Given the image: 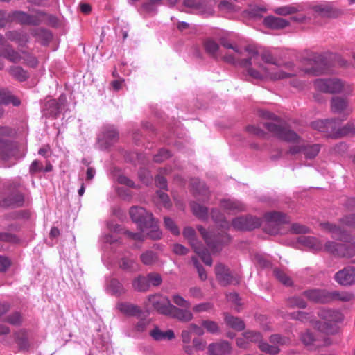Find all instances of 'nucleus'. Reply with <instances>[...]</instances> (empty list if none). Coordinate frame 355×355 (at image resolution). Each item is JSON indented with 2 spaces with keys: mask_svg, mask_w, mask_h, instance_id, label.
<instances>
[{
  "mask_svg": "<svg viewBox=\"0 0 355 355\" xmlns=\"http://www.w3.org/2000/svg\"><path fill=\"white\" fill-rule=\"evenodd\" d=\"M197 229L208 247L214 252L217 251L223 243L230 240V237L226 233L213 234L212 233H209L201 225L197 226Z\"/></svg>",
  "mask_w": 355,
  "mask_h": 355,
  "instance_id": "obj_11",
  "label": "nucleus"
},
{
  "mask_svg": "<svg viewBox=\"0 0 355 355\" xmlns=\"http://www.w3.org/2000/svg\"><path fill=\"white\" fill-rule=\"evenodd\" d=\"M231 351V345L227 341L212 343L208 346V353L209 355H229Z\"/></svg>",
  "mask_w": 355,
  "mask_h": 355,
  "instance_id": "obj_21",
  "label": "nucleus"
},
{
  "mask_svg": "<svg viewBox=\"0 0 355 355\" xmlns=\"http://www.w3.org/2000/svg\"><path fill=\"white\" fill-rule=\"evenodd\" d=\"M299 241L314 251H321L323 249L321 241L315 237L300 236Z\"/></svg>",
  "mask_w": 355,
  "mask_h": 355,
  "instance_id": "obj_34",
  "label": "nucleus"
},
{
  "mask_svg": "<svg viewBox=\"0 0 355 355\" xmlns=\"http://www.w3.org/2000/svg\"><path fill=\"white\" fill-rule=\"evenodd\" d=\"M289 316L293 320H299L304 323L309 322L313 327L314 321L316 320L313 319V315L311 313L301 311L291 313Z\"/></svg>",
  "mask_w": 355,
  "mask_h": 355,
  "instance_id": "obj_37",
  "label": "nucleus"
},
{
  "mask_svg": "<svg viewBox=\"0 0 355 355\" xmlns=\"http://www.w3.org/2000/svg\"><path fill=\"white\" fill-rule=\"evenodd\" d=\"M170 308L171 310L167 316L175 318L184 322H189L193 318V313L189 309L179 308L173 304L172 306H170Z\"/></svg>",
  "mask_w": 355,
  "mask_h": 355,
  "instance_id": "obj_19",
  "label": "nucleus"
},
{
  "mask_svg": "<svg viewBox=\"0 0 355 355\" xmlns=\"http://www.w3.org/2000/svg\"><path fill=\"white\" fill-rule=\"evenodd\" d=\"M150 335L156 340H172L175 338V334L173 330H167L166 331H161L158 327L153 329Z\"/></svg>",
  "mask_w": 355,
  "mask_h": 355,
  "instance_id": "obj_36",
  "label": "nucleus"
},
{
  "mask_svg": "<svg viewBox=\"0 0 355 355\" xmlns=\"http://www.w3.org/2000/svg\"><path fill=\"white\" fill-rule=\"evenodd\" d=\"M132 286L137 291H146L148 288V283L144 276H139L132 282Z\"/></svg>",
  "mask_w": 355,
  "mask_h": 355,
  "instance_id": "obj_48",
  "label": "nucleus"
},
{
  "mask_svg": "<svg viewBox=\"0 0 355 355\" xmlns=\"http://www.w3.org/2000/svg\"><path fill=\"white\" fill-rule=\"evenodd\" d=\"M287 304L290 308L305 309L307 306L306 301L301 296H294L288 299Z\"/></svg>",
  "mask_w": 355,
  "mask_h": 355,
  "instance_id": "obj_47",
  "label": "nucleus"
},
{
  "mask_svg": "<svg viewBox=\"0 0 355 355\" xmlns=\"http://www.w3.org/2000/svg\"><path fill=\"white\" fill-rule=\"evenodd\" d=\"M140 259L146 266H153L158 261L157 254L152 250H146L140 255Z\"/></svg>",
  "mask_w": 355,
  "mask_h": 355,
  "instance_id": "obj_40",
  "label": "nucleus"
},
{
  "mask_svg": "<svg viewBox=\"0 0 355 355\" xmlns=\"http://www.w3.org/2000/svg\"><path fill=\"white\" fill-rule=\"evenodd\" d=\"M203 46L206 52L214 57L216 56L219 49L218 44L211 39L205 40Z\"/></svg>",
  "mask_w": 355,
  "mask_h": 355,
  "instance_id": "obj_49",
  "label": "nucleus"
},
{
  "mask_svg": "<svg viewBox=\"0 0 355 355\" xmlns=\"http://www.w3.org/2000/svg\"><path fill=\"white\" fill-rule=\"evenodd\" d=\"M220 207L230 212L237 213L245 211V206L241 202L236 200H223L220 201Z\"/></svg>",
  "mask_w": 355,
  "mask_h": 355,
  "instance_id": "obj_27",
  "label": "nucleus"
},
{
  "mask_svg": "<svg viewBox=\"0 0 355 355\" xmlns=\"http://www.w3.org/2000/svg\"><path fill=\"white\" fill-rule=\"evenodd\" d=\"M27 17L28 13H26L22 11H15L11 15L12 19L16 20L21 24L24 25H26L28 18Z\"/></svg>",
  "mask_w": 355,
  "mask_h": 355,
  "instance_id": "obj_58",
  "label": "nucleus"
},
{
  "mask_svg": "<svg viewBox=\"0 0 355 355\" xmlns=\"http://www.w3.org/2000/svg\"><path fill=\"white\" fill-rule=\"evenodd\" d=\"M104 137L108 142H113L115 141L118 138V132L117 131L112 128H110L105 130L104 133Z\"/></svg>",
  "mask_w": 355,
  "mask_h": 355,
  "instance_id": "obj_61",
  "label": "nucleus"
},
{
  "mask_svg": "<svg viewBox=\"0 0 355 355\" xmlns=\"http://www.w3.org/2000/svg\"><path fill=\"white\" fill-rule=\"evenodd\" d=\"M46 13L42 10H36L35 14H28L26 25L37 26L41 24Z\"/></svg>",
  "mask_w": 355,
  "mask_h": 355,
  "instance_id": "obj_46",
  "label": "nucleus"
},
{
  "mask_svg": "<svg viewBox=\"0 0 355 355\" xmlns=\"http://www.w3.org/2000/svg\"><path fill=\"white\" fill-rule=\"evenodd\" d=\"M313 10L322 17L336 18L343 14V11L331 6H315Z\"/></svg>",
  "mask_w": 355,
  "mask_h": 355,
  "instance_id": "obj_26",
  "label": "nucleus"
},
{
  "mask_svg": "<svg viewBox=\"0 0 355 355\" xmlns=\"http://www.w3.org/2000/svg\"><path fill=\"white\" fill-rule=\"evenodd\" d=\"M190 184L194 195L202 196V200L208 199L209 192L203 182H200L198 178H193L191 180Z\"/></svg>",
  "mask_w": 355,
  "mask_h": 355,
  "instance_id": "obj_28",
  "label": "nucleus"
},
{
  "mask_svg": "<svg viewBox=\"0 0 355 355\" xmlns=\"http://www.w3.org/2000/svg\"><path fill=\"white\" fill-rule=\"evenodd\" d=\"M302 10L303 7L302 6L293 4L276 8L274 9V12L280 16H286L288 15L297 13V12Z\"/></svg>",
  "mask_w": 355,
  "mask_h": 355,
  "instance_id": "obj_32",
  "label": "nucleus"
},
{
  "mask_svg": "<svg viewBox=\"0 0 355 355\" xmlns=\"http://www.w3.org/2000/svg\"><path fill=\"white\" fill-rule=\"evenodd\" d=\"M261 224V219L252 215L235 218L232 222V225L234 229L241 231L252 230L260 227Z\"/></svg>",
  "mask_w": 355,
  "mask_h": 355,
  "instance_id": "obj_12",
  "label": "nucleus"
},
{
  "mask_svg": "<svg viewBox=\"0 0 355 355\" xmlns=\"http://www.w3.org/2000/svg\"><path fill=\"white\" fill-rule=\"evenodd\" d=\"M324 250L335 257L350 258L355 255V241L351 243L328 241L324 244Z\"/></svg>",
  "mask_w": 355,
  "mask_h": 355,
  "instance_id": "obj_8",
  "label": "nucleus"
},
{
  "mask_svg": "<svg viewBox=\"0 0 355 355\" xmlns=\"http://www.w3.org/2000/svg\"><path fill=\"white\" fill-rule=\"evenodd\" d=\"M331 110L333 112L337 114L345 113L349 114L352 110L349 105L348 100L340 96L333 97L330 102Z\"/></svg>",
  "mask_w": 355,
  "mask_h": 355,
  "instance_id": "obj_18",
  "label": "nucleus"
},
{
  "mask_svg": "<svg viewBox=\"0 0 355 355\" xmlns=\"http://www.w3.org/2000/svg\"><path fill=\"white\" fill-rule=\"evenodd\" d=\"M242 336L249 342L259 343L261 342L262 336L261 334L255 331H246L243 333Z\"/></svg>",
  "mask_w": 355,
  "mask_h": 355,
  "instance_id": "obj_55",
  "label": "nucleus"
},
{
  "mask_svg": "<svg viewBox=\"0 0 355 355\" xmlns=\"http://www.w3.org/2000/svg\"><path fill=\"white\" fill-rule=\"evenodd\" d=\"M329 291L326 289H310L303 292V295L309 301L326 304L329 303Z\"/></svg>",
  "mask_w": 355,
  "mask_h": 355,
  "instance_id": "obj_16",
  "label": "nucleus"
},
{
  "mask_svg": "<svg viewBox=\"0 0 355 355\" xmlns=\"http://www.w3.org/2000/svg\"><path fill=\"white\" fill-rule=\"evenodd\" d=\"M270 342L274 345H288L291 343L289 338L281 336L280 334H272L270 337Z\"/></svg>",
  "mask_w": 355,
  "mask_h": 355,
  "instance_id": "obj_54",
  "label": "nucleus"
},
{
  "mask_svg": "<svg viewBox=\"0 0 355 355\" xmlns=\"http://www.w3.org/2000/svg\"><path fill=\"white\" fill-rule=\"evenodd\" d=\"M185 7L198 11L199 13H205L207 10V3L205 0H184Z\"/></svg>",
  "mask_w": 355,
  "mask_h": 355,
  "instance_id": "obj_31",
  "label": "nucleus"
},
{
  "mask_svg": "<svg viewBox=\"0 0 355 355\" xmlns=\"http://www.w3.org/2000/svg\"><path fill=\"white\" fill-rule=\"evenodd\" d=\"M320 150L319 144L304 145L303 146V153L306 159H313L315 157Z\"/></svg>",
  "mask_w": 355,
  "mask_h": 355,
  "instance_id": "obj_44",
  "label": "nucleus"
},
{
  "mask_svg": "<svg viewBox=\"0 0 355 355\" xmlns=\"http://www.w3.org/2000/svg\"><path fill=\"white\" fill-rule=\"evenodd\" d=\"M201 324L206 331L212 334H218L220 333V328L218 324L213 320H204Z\"/></svg>",
  "mask_w": 355,
  "mask_h": 355,
  "instance_id": "obj_45",
  "label": "nucleus"
},
{
  "mask_svg": "<svg viewBox=\"0 0 355 355\" xmlns=\"http://www.w3.org/2000/svg\"><path fill=\"white\" fill-rule=\"evenodd\" d=\"M22 60H24L26 64L31 67H35L37 64V58L30 52L26 50H21Z\"/></svg>",
  "mask_w": 355,
  "mask_h": 355,
  "instance_id": "obj_52",
  "label": "nucleus"
},
{
  "mask_svg": "<svg viewBox=\"0 0 355 355\" xmlns=\"http://www.w3.org/2000/svg\"><path fill=\"white\" fill-rule=\"evenodd\" d=\"M213 308V304L209 302L201 303L197 305H195L193 307V311L195 313H202V312H208L211 310Z\"/></svg>",
  "mask_w": 355,
  "mask_h": 355,
  "instance_id": "obj_63",
  "label": "nucleus"
},
{
  "mask_svg": "<svg viewBox=\"0 0 355 355\" xmlns=\"http://www.w3.org/2000/svg\"><path fill=\"white\" fill-rule=\"evenodd\" d=\"M147 281L151 283L153 286H157L161 284L162 279L159 274L152 272L148 275Z\"/></svg>",
  "mask_w": 355,
  "mask_h": 355,
  "instance_id": "obj_64",
  "label": "nucleus"
},
{
  "mask_svg": "<svg viewBox=\"0 0 355 355\" xmlns=\"http://www.w3.org/2000/svg\"><path fill=\"white\" fill-rule=\"evenodd\" d=\"M6 37L8 40L16 42L19 47H24L29 42V35L27 33L17 31L6 32Z\"/></svg>",
  "mask_w": 355,
  "mask_h": 355,
  "instance_id": "obj_25",
  "label": "nucleus"
},
{
  "mask_svg": "<svg viewBox=\"0 0 355 355\" xmlns=\"http://www.w3.org/2000/svg\"><path fill=\"white\" fill-rule=\"evenodd\" d=\"M263 24L266 26L271 29H282L290 25V22L283 18L275 17L272 15L268 16L263 19Z\"/></svg>",
  "mask_w": 355,
  "mask_h": 355,
  "instance_id": "obj_24",
  "label": "nucleus"
},
{
  "mask_svg": "<svg viewBox=\"0 0 355 355\" xmlns=\"http://www.w3.org/2000/svg\"><path fill=\"white\" fill-rule=\"evenodd\" d=\"M259 348L263 352L268 353L271 355L277 354L280 352L278 346L269 345L268 343L263 342L262 340L259 343Z\"/></svg>",
  "mask_w": 355,
  "mask_h": 355,
  "instance_id": "obj_50",
  "label": "nucleus"
},
{
  "mask_svg": "<svg viewBox=\"0 0 355 355\" xmlns=\"http://www.w3.org/2000/svg\"><path fill=\"white\" fill-rule=\"evenodd\" d=\"M315 88L327 94H339L350 95L353 88L351 85L338 78L317 79L314 82Z\"/></svg>",
  "mask_w": 355,
  "mask_h": 355,
  "instance_id": "obj_6",
  "label": "nucleus"
},
{
  "mask_svg": "<svg viewBox=\"0 0 355 355\" xmlns=\"http://www.w3.org/2000/svg\"><path fill=\"white\" fill-rule=\"evenodd\" d=\"M335 281L340 285L348 286L355 284V267L347 266L334 275Z\"/></svg>",
  "mask_w": 355,
  "mask_h": 355,
  "instance_id": "obj_15",
  "label": "nucleus"
},
{
  "mask_svg": "<svg viewBox=\"0 0 355 355\" xmlns=\"http://www.w3.org/2000/svg\"><path fill=\"white\" fill-rule=\"evenodd\" d=\"M0 241L17 243L19 240L14 234L10 232H0Z\"/></svg>",
  "mask_w": 355,
  "mask_h": 355,
  "instance_id": "obj_59",
  "label": "nucleus"
},
{
  "mask_svg": "<svg viewBox=\"0 0 355 355\" xmlns=\"http://www.w3.org/2000/svg\"><path fill=\"white\" fill-rule=\"evenodd\" d=\"M191 261L197 269L199 277L201 280H205L207 277L205 268L200 264L196 257H193Z\"/></svg>",
  "mask_w": 355,
  "mask_h": 355,
  "instance_id": "obj_60",
  "label": "nucleus"
},
{
  "mask_svg": "<svg viewBox=\"0 0 355 355\" xmlns=\"http://www.w3.org/2000/svg\"><path fill=\"white\" fill-rule=\"evenodd\" d=\"M259 114L262 118L271 121L263 123L264 127L270 132L288 142L300 143V137L297 134L282 125L277 115L266 110H261Z\"/></svg>",
  "mask_w": 355,
  "mask_h": 355,
  "instance_id": "obj_4",
  "label": "nucleus"
},
{
  "mask_svg": "<svg viewBox=\"0 0 355 355\" xmlns=\"http://www.w3.org/2000/svg\"><path fill=\"white\" fill-rule=\"evenodd\" d=\"M17 152L16 145L8 140L0 138V158L8 160L15 156Z\"/></svg>",
  "mask_w": 355,
  "mask_h": 355,
  "instance_id": "obj_20",
  "label": "nucleus"
},
{
  "mask_svg": "<svg viewBox=\"0 0 355 355\" xmlns=\"http://www.w3.org/2000/svg\"><path fill=\"white\" fill-rule=\"evenodd\" d=\"M220 45L227 49H232L234 51L233 54H227L224 56L223 59L225 62L232 63V64H239L241 60H239V56L241 54V52L238 47V46L235 44L231 43L226 39L220 40Z\"/></svg>",
  "mask_w": 355,
  "mask_h": 355,
  "instance_id": "obj_17",
  "label": "nucleus"
},
{
  "mask_svg": "<svg viewBox=\"0 0 355 355\" xmlns=\"http://www.w3.org/2000/svg\"><path fill=\"white\" fill-rule=\"evenodd\" d=\"M191 210L193 214L200 219L205 220L208 216V209L197 202L191 204Z\"/></svg>",
  "mask_w": 355,
  "mask_h": 355,
  "instance_id": "obj_41",
  "label": "nucleus"
},
{
  "mask_svg": "<svg viewBox=\"0 0 355 355\" xmlns=\"http://www.w3.org/2000/svg\"><path fill=\"white\" fill-rule=\"evenodd\" d=\"M329 303L335 301L349 302L354 298L353 293L347 291H329Z\"/></svg>",
  "mask_w": 355,
  "mask_h": 355,
  "instance_id": "obj_30",
  "label": "nucleus"
},
{
  "mask_svg": "<svg viewBox=\"0 0 355 355\" xmlns=\"http://www.w3.org/2000/svg\"><path fill=\"white\" fill-rule=\"evenodd\" d=\"M320 225L323 230L331 234L333 239L346 242L348 240L349 234L343 227H355V213L342 218L339 225L330 223H321Z\"/></svg>",
  "mask_w": 355,
  "mask_h": 355,
  "instance_id": "obj_7",
  "label": "nucleus"
},
{
  "mask_svg": "<svg viewBox=\"0 0 355 355\" xmlns=\"http://www.w3.org/2000/svg\"><path fill=\"white\" fill-rule=\"evenodd\" d=\"M224 315L225 322L228 327L239 331L245 329V323L241 318L232 316L227 313H224Z\"/></svg>",
  "mask_w": 355,
  "mask_h": 355,
  "instance_id": "obj_33",
  "label": "nucleus"
},
{
  "mask_svg": "<svg viewBox=\"0 0 355 355\" xmlns=\"http://www.w3.org/2000/svg\"><path fill=\"white\" fill-rule=\"evenodd\" d=\"M31 35L42 45H46L52 39L51 33L44 28H33Z\"/></svg>",
  "mask_w": 355,
  "mask_h": 355,
  "instance_id": "obj_29",
  "label": "nucleus"
},
{
  "mask_svg": "<svg viewBox=\"0 0 355 355\" xmlns=\"http://www.w3.org/2000/svg\"><path fill=\"white\" fill-rule=\"evenodd\" d=\"M148 301L156 311L166 316L171 310L170 306H173L169 299L162 295H151L148 297Z\"/></svg>",
  "mask_w": 355,
  "mask_h": 355,
  "instance_id": "obj_14",
  "label": "nucleus"
},
{
  "mask_svg": "<svg viewBox=\"0 0 355 355\" xmlns=\"http://www.w3.org/2000/svg\"><path fill=\"white\" fill-rule=\"evenodd\" d=\"M273 273L275 277L283 284L286 286H291L292 284V280L291 278L280 269L275 268Z\"/></svg>",
  "mask_w": 355,
  "mask_h": 355,
  "instance_id": "obj_53",
  "label": "nucleus"
},
{
  "mask_svg": "<svg viewBox=\"0 0 355 355\" xmlns=\"http://www.w3.org/2000/svg\"><path fill=\"white\" fill-rule=\"evenodd\" d=\"M132 221L136 223L142 232H146L149 238L156 240L159 239L162 232L157 226V221L153 218V214L141 207H132L129 211Z\"/></svg>",
  "mask_w": 355,
  "mask_h": 355,
  "instance_id": "obj_3",
  "label": "nucleus"
},
{
  "mask_svg": "<svg viewBox=\"0 0 355 355\" xmlns=\"http://www.w3.org/2000/svg\"><path fill=\"white\" fill-rule=\"evenodd\" d=\"M266 220V224L264 227L266 232L275 235L279 232V226L284 223H287L290 221L289 217L282 212L272 211L266 213L264 215Z\"/></svg>",
  "mask_w": 355,
  "mask_h": 355,
  "instance_id": "obj_10",
  "label": "nucleus"
},
{
  "mask_svg": "<svg viewBox=\"0 0 355 355\" xmlns=\"http://www.w3.org/2000/svg\"><path fill=\"white\" fill-rule=\"evenodd\" d=\"M10 74L19 81H24L28 78V74L22 67H12L9 70Z\"/></svg>",
  "mask_w": 355,
  "mask_h": 355,
  "instance_id": "obj_43",
  "label": "nucleus"
},
{
  "mask_svg": "<svg viewBox=\"0 0 355 355\" xmlns=\"http://www.w3.org/2000/svg\"><path fill=\"white\" fill-rule=\"evenodd\" d=\"M119 267L124 270L133 272L138 270L139 265L133 259L123 257L119 261Z\"/></svg>",
  "mask_w": 355,
  "mask_h": 355,
  "instance_id": "obj_42",
  "label": "nucleus"
},
{
  "mask_svg": "<svg viewBox=\"0 0 355 355\" xmlns=\"http://www.w3.org/2000/svg\"><path fill=\"white\" fill-rule=\"evenodd\" d=\"M172 300L176 306L180 308L189 309L191 307V303L179 294H174L172 296Z\"/></svg>",
  "mask_w": 355,
  "mask_h": 355,
  "instance_id": "obj_56",
  "label": "nucleus"
},
{
  "mask_svg": "<svg viewBox=\"0 0 355 355\" xmlns=\"http://www.w3.org/2000/svg\"><path fill=\"white\" fill-rule=\"evenodd\" d=\"M311 126L314 130L334 137L347 135L354 132L355 130V128L351 124H347L342 128H338V121L336 119L314 121L311 123Z\"/></svg>",
  "mask_w": 355,
  "mask_h": 355,
  "instance_id": "obj_5",
  "label": "nucleus"
},
{
  "mask_svg": "<svg viewBox=\"0 0 355 355\" xmlns=\"http://www.w3.org/2000/svg\"><path fill=\"white\" fill-rule=\"evenodd\" d=\"M183 236L189 241V243L193 248V250H198V247L201 244L196 238V232L191 227H187L183 230Z\"/></svg>",
  "mask_w": 355,
  "mask_h": 355,
  "instance_id": "obj_38",
  "label": "nucleus"
},
{
  "mask_svg": "<svg viewBox=\"0 0 355 355\" xmlns=\"http://www.w3.org/2000/svg\"><path fill=\"white\" fill-rule=\"evenodd\" d=\"M108 291L113 295L120 296L125 293L123 285L116 279H112L107 285Z\"/></svg>",
  "mask_w": 355,
  "mask_h": 355,
  "instance_id": "obj_39",
  "label": "nucleus"
},
{
  "mask_svg": "<svg viewBox=\"0 0 355 355\" xmlns=\"http://www.w3.org/2000/svg\"><path fill=\"white\" fill-rule=\"evenodd\" d=\"M215 273L217 280L222 286H225L230 284L236 285L240 282V277L237 275H232L229 269L222 263L216 265Z\"/></svg>",
  "mask_w": 355,
  "mask_h": 355,
  "instance_id": "obj_13",
  "label": "nucleus"
},
{
  "mask_svg": "<svg viewBox=\"0 0 355 355\" xmlns=\"http://www.w3.org/2000/svg\"><path fill=\"white\" fill-rule=\"evenodd\" d=\"M248 58L242 59L239 65L247 69L248 74L255 79H269L276 81L296 75L292 63L279 64L277 59L268 51L261 54L252 48L247 47Z\"/></svg>",
  "mask_w": 355,
  "mask_h": 355,
  "instance_id": "obj_1",
  "label": "nucleus"
},
{
  "mask_svg": "<svg viewBox=\"0 0 355 355\" xmlns=\"http://www.w3.org/2000/svg\"><path fill=\"white\" fill-rule=\"evenodd\" d=\"M299 338L302 343L309 350H315L320 347L329 346L332 344V341L329 337H324L321 340L309 329L301 332Z\"/></svg>",
  "mask_w": 355,
  "mask_h": 355,
  "instance_id": "obj_9",
  "label": "nucleus"
},
{
  "mask_svg": "<svg viewBox=\"0 0 355 355\" xmlns=\"http://www.w3.org/2000/svg\"><path fill=\"white\" fill-rule=\"evenodd\" d=\"M320 320L313 322V328L327 335H335L340 332V324L344 320V315L338 311L323 309L318 313Z\"/></svg>",
  "mask_w": 355,
  "mask_h": 355,
  "instance_id": "obj_2",
  "label": "nucleus"
},
{
  "mask_svg": "<svg viewBox=\"0 0 355 355\" xmlns=\"http://www.w3.org/2000/svg\"><path fill=\"white\" fill-rule=\"evenodd\" d=\"M170 152L166 149H161L157 154L154 156V161L155 162H162L171 157Z\"/></svg>",
  "mask_w": 355,
  "mask_h": 355,
  "instance_id": "obj_62",
  "label": "nucleus"
},
{
  "mask_svg": "<svg viewBox=\"0 0 355 355\" xmlns=\"http://www.w3.org/2000/svg\"><path fill=\"white\" fill-rule=\"evenodd\" d=\"M0 55L13 63H19L22 60L21 51H17L10 44L5 45L0 49Z\"/></svg>",
  "mask_w": 355,
  "mask_h": 355,
  "instance_id": "obj_23",
  "label": "nucleus"
},
{
  "mask_svg": "<svg viewBox=\"0 0 355 355\" xmlns=\"http://www.w3.org/2000/svg\"><path fill=\"white\" fill-rule=\"evenodd\" d=\"M116 308L123 314L128 316L141 317L142 310L137 305L129 302H119Z\"/></svg>",
  "mask_w": 355,
  "mask_h": 355,
  "instance_id": "obj_22",
  "label": "nucleus"
},
{
  "mask_svg": "<svg viewBox=\"0 0 355 355\" xmlns=\"http://www.w3.org/2000/svg\"><path fill=\"white\" fill-rule=\"evenodd\" d=\"M24 202V196L21 193H17L9 196L2 201L3 206L19 207H21Z\"/></svg>",
  "mask_w": 355,
  "mask_h": 355,
  "instance_id": "obj_35",
  "label": "nucleus"
},
{
  "mask_svg": "<svg viewBox=\"0 0 355 355\" xmlns=\"http://www.w3.org/2000/svg\"><path fill=\"white\" fill-rule=\"evenodd\" d=\"M194 252L198 254V256L201 258L202 261L207 266H211L212 264V259L208 252V251L205 249L202 245L198 247V250H194Z\"/></svg>",
  "mask_w": 355,
  "mask_h": 355,
  "instance_id": "obj_51",
  "label": "nucleus"
},
{
  "mask_svg": "<svg viewBox=\"0 0 355 355\" xmlns=\"http://www.w3.org/2000/svg\"><path fill=\"white\" fill-rule=\"evenodd\" d=\"M164 222L166 228L168 230L173 234L178 235L180 234L178 227L171 218L169 217H164Z\"/></svg>",
  "mask_w": 355,
  "mask_h": 355,
  "instance_id": "obj_57",
  "label": "nucleus"
}]
</instances>
